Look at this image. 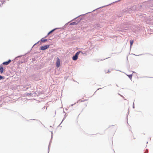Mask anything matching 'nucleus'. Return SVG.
Segmentation results:
<instances>
[{
	"instance_id": "obj_1",
	"label": "nucleus",
	"mask_w": 153,
	"mask_h": 153,
	"mask_svg": "<svg viewBox=\"0 0 153 153\" xmlns=\"http://www.w3.org/2000/svg\"><path fill=\"white\" fill-rule=\"evenodd\" d=\"M82 53V51H79L77 52L75 54V55L74 56L72 57V59L73 60H76L77 59L80 53Z\"/></svg>"
},
{
	"instance_id": "obj_10",
	"label": "nucleus",
	"mask_w": 153,
	"mask_h": 153,
	"mask_svg": "<svg viewBox=\"0 0 153 153\" xmlns=\"http://www.w3.org/2000/svg\"><path fill=\"white\" fill-rule=\"evenodd\" d=\"M4 76H2L1 75H0V80L4 79Z\"/></svg>"
},
{
	"instance_id": "obj_7",
	"label": "nucleus",
	"mask_w": 153,
	"mask_h": 153,
	"mask_svg": "<svg viewBox=\"0 0 153 153\" xmlns=\"http://www.w3.org/2000/svg\"><path fill=\"white\" fill-rule=\"evenodd\" d=\"M76 24L77 23L75 22H72L70 24L71 25H76Z\"/></svg>"
},
{
	"instance_id": "obj_2",
	"label": "nucleus",
	"mask_w": 153,
	"mask_h": 153,
	"mask_svg": "<svg viewBox=\"0 0 153 153\" xmlns=\"http://www.w3.org/2000/svg\"><path fill=\"white\" fill-rule=\"evenodd\" d=\"M56 59L57 60L56 64V66L57 68H59L60 65V59L59 58L57 57L56 58Z\"/></svg>"
},
{
	"instance_id": "obj_8",
	"label": "nucleus",
	"mask_w": 153,
	"mask_h": 153,
	"mask_svg": "<svg viewBox=\"0 0 153 153\" xmlns=\"http://www.w3.org/2000/svg\"><path fill=\"white\" fill-rule=\"evenodd\" d=\"M55 30V29H54L52 30H51V31H50V32H49L48 33V35H49L51 33H52V32H53V31H54Z\"/></svg>"
},
{
	"instance_id": "obj_3",
	"label": "nucleus",
	"mask_w": 153,
	"mask_h": 153,
	"mask_svg": "<svg viewBox=\"0 0 153 153\" xmlns=\"http://www.w3.org/2000/svg\"><path fill=\"white\" fill-rule=\"evenodd\" d=\"M49 45H45L44 46H42L40 47V49L42 50H45L49 47Z\"/></svg>"
},
{
	"instance_id": "obj_5",
	"label": "nucleus",
	"mask_w": 153,
	"mask_h": 153,
	"mask_svg": "<svg viewBox=\"0 0 153 153\" xmlns=\"http://www.w3.org/2000/svg\"><path fill=\"white\" fill-rule=\"evenodd\" d=\"M4 71L3 67L2 66H1L0 68V72L1 74H2Z\"/></svg>"
},
{
	"instance_id": "obj_11",
	"label": "nucleus",
	"mask_w": 153,
	"mask_h": 153,
	"mask_svg": "<svg viewBox=\"0 0 153 153\" xmlns=\"http://www.w3.org/2000/svg\"><path fill=\"white\" fill-rule=\"evenodd\" d=\"M128 76V77H129V78H130L131 79V78H132V76L131 75H129Z\"/></svg>"
},
{
	"instance_id": "obj_9",
	"label": "nucleus",
	"mask_w": 153,
	"mask_h": 153,
	"mask_svg": "<svg viewBox=\"0 0 153 153\" xmlns=\"http://www.w3.org/2000/svg\"><path fill=\"white\" fill-rule=\"evenodd\" d=\"M133 42H134V41L133 40H131L130 41V45H131V46L132 45Z\"/></svg>"
},
{
	"instance_id": "obj_4",
	"label": "nucleus",
	"mask_w": 153,
	"mask_h": 153,
	"mask_svg": "<svg viewBox=\"0 0 153 153\" xmlns=\"http://www.w3.org/2000/svg\"><path fill=\"white\" fill-rule=\"evenodd\" d=\"M11 62V60H9L8 61L4 62L3 63V65H7L9 64L10 62Z\"/></svg>"
},
{
	"instance_id": "obj_6",
	"label": "nucleus",
	"mask_w": 153,
	"mask_h": 153,
	"mask_svg": "<svg viewBox=\"0 0 153 153\" xmlns=\"http://www.w3.org/2000/svg\"><path fill=\"white\" fill-rule=\"evenodd\" d=\"M47 41V39H45L43 38L41 39V41L42 42H45Z\"/></svg>"
}]
</instances>
